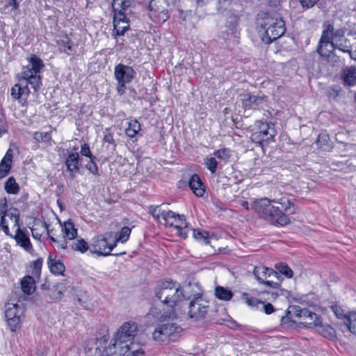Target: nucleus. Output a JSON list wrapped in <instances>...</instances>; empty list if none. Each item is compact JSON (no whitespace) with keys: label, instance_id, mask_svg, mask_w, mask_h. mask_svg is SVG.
Returning <instances> with one entry per match:
<instances>
[{"label":"nucleus","instance_id":"1","mask_svg":"<svg viewBox=\"0 0 356 356\" xmlns=\"http://www.w3.org/2000/svg\"><path fill=\"white\" fill-rule=\"evenodd\" d=\"M252 207L259 218L272 225L281 226L290 223L289 216L296 213L293 199L286 195L272 200L268 198L257 200Z\"/></svg>","mask_w":356,"mask_h":356},{"label":"nucleus","instance_id":"2","mask_svg":"<svg viewBox=\"0 0 356 356\" xmlns=\"http://www.w3.org/2000/svg\"><path fill=\"white\" fill-rule=\"evenodd\" d=\"M252 207L259 218L272 225L281 226L290 223L289 216L296 213L293 199L286 195L272 200L268 198L257 200Z\"/></svg>","mask_w":356,"mask_h":356},{"label":"nucleus","instance_id":"3","mask_svg":"<svg viewBox=\"0 0 356 356\" xmlns=\"http://www.w3.org/2000/svg\"><path fill=\"white\" fill-rule=\"evenodd\" d=\"M44 67L43 61L35 55H31L29 63L22 68L18 75L19 81L11 89V95L15 99L26 101L29 95V85L38 92L41 86L40 70Z\"/></svg>","mask_w":356,"mask_h":356},{"label":"nucleus","instance_id":"4","mask_svg":"<svg viewBox=\"0 0 356 356\" xmlns=\"http://www.w3.org/2000/svg\"><path fill=\"white\" fill-rule=\"evenodd\" d=\"M259 33L263 42L270 44L277 40L286 31L285 24L282 18L264 13L258 22Z\"/></svg>","mask_w":356,"mask_h":356},{"label":"nucleus","instance_id":"5","mask_svg":"<svg viewBox=\"0 0 356 356\" xmlns=\"http://www.w3.org/2000/svg\"><path fill=\"white\" fill-rule=\"evenodd\" d=\"M155 295L163 303L170 307L184 298L179 284L171 280L159 283L155 288Z\"/></svg>","mask_w":356,"mask_h":356},{"label":"nucleus","instance_id":"6","mask_svg":"<svg viewBox=\"0 0 356 356\" xmlns=\"http://www.w3.org/2000/svg\"><path fill=\"white\" fill-rule=\"evenodd\" d=\"M332 24L325 23L323 24V30L316 47V52L321 58L327 61L330 60L331 56H336L334 49H330L328 48L330 46L332 48Z\"/></svg>","mask_w":356,"mask_h":356},{"label":"nucleus","instance_id":"7","mask_svg":"<svg viewBox=\"0 0 356 356\" xmlns=\"http://www.w3.org/2000/svg\"><path fill=\"white\" fill-rule=\"evenodd\" d=\"M209 303L200 292L193 295L188 306V316L195 321L204 319L209 309Z\"/></svg>","mask_w":356,"mask_h":356},{"label":"nucleus","instance_id":"8","mask_svg":"<svg viewBox=\"0 0 356 356\" xmlns=\"http://www.w3.org/2000/svg\"><path fill=\"white\" fill-rule=\"evenodd\" d=\"M43 225L47 230L51 241L57 243L58 248L61 249H67L68 241L74 240L77 236V229L74 227V223L70 220L65 222L63 225L61 226L62 235L58 238H55L51 234L52 231L50 232L48 229V225L45 222H43Z\"/></svg>","mask_w":356,"mask_h":356},{"label":"nucleus","instance_id":"9","mask_svg":"<svg viewBox=\"0 0 356 356\" xmlns=\"http://www.w3.org/2000/svg\"><path fill=\"white\" fill-rule=\"evenodd\" d=\"M255 125L257 129L250 137L252 142L261 145L264 142L268 143L274 140L277 131L273 123L259 120Z\"/></svg>","mask_w":356,"mask_h":356},{"label":"nucleus","instance_id":"10","mask_svg":"<svg viewBox=\"0 0 356 356\" xmlns=\"http://www.w3.org/2000/svg\"><path fill=\"white\" fill-rule=\"evenodd\" d=\"M168 8L166 0H152L148 6L149 16L156 23H163L170 17Z\"/></svg>","mask_w":356,"mask_h":356},{"label":"nucleus","instance_id":"11","mask_svg":"<svg viewBox=\"0 0 356 356\" xmlns=\"http://www.w3.org/2000/svg\"><path fill=\"white\" fill-rule=\"evenodd\" d=\"M181 331L182 328L177 323L168 322L156 327L152 332V338L156 341L165 342Z\"/></svg>","mask_w":356,"mask_h":356},{"label":"nucleus","instance_id":"12","mask_svg":"<svg viewBox=\"0 0 356 356\" xmlns=\"http://www.w3.org/2000/svg\"><path fill=\"white\" fill-rule=\"evenodd\" d=\"M24 313L23 305L8 302L5 305V317L8 327L15 332L19 326L21 318Z\"/></svg>","mask_w":356,"mask_h":356},{"label":"nucleus","instance_id":"13","mask_svg":"<svg viewBox=\"0 0 356 356\" xmlns=\"http://www.w3.org/2000/svg\"><path fill=\"white\" fill-rule=\"evenodd\" d=\"M242 107L245 110H258L262 108L267 103L268 97L264 94L257 95L245 92L240 95Z\"/></svg>","mask_w":356,"mask_h":356},{"label":"nucleus","instance_id":"14","mask_svg":"<svg viewBox=\"0 0 356 356\" xmlns=\"http://www.w3.org/2000/svg\"><path fill=\"white\" fill-rule=\"evenodd\" d=\"M3 203H1V209H0V229H2L6 235H9L8 219L6 218L12 220L14 222V226L17 227L19 225V211L16 209L7 210L6 199L3 200Z\"/></svg>","mask_w":356,"mask_h":356},{"label":"nucleus","instance_id":"15","mask_svg":"<svg viewBox=\"0 0 356 356\" xmlns=\"http://www.w3.org/2000/svg\"><path fill=\"white\" fill-rule=\"evenodd\" d=\"M105 343L101 347H103L102 353L104 352L106 356H122L129 352V345L130 343L120 339L115 335H113L107 346H103Z\"/></svg>","mask_w":356,"mask_h":356},{"label":"nucleus","instance_id":"16","mask_svg":"<svg viewBox=\"0 0 356 356\" xmlns=\"http://www.w3.org/2000/svg\"><path fill=\"white\" fill-rule=\"evenodd\" d=\"M346 29H335L333 26L332 38V49L335 51L338 49L343 53H348L350 55L351 49V41L345 37Z\"/></svg>","mask_w":356,"mask_h":356},{"label":"nucleus","instance_id":"17","mask_svg":"<svg viewBox=\"0 0 356 356\" xmlns=\"http://www.w3.org/2000/svg\"><path fill=\"white\" fill-rule=\"evenodd\" d=\"M112 232H108L105 234L98 235L92 238L90 245V251L93 254H97L99 256H108L112 254L107 251L108 248V238L111 237Z\"/></svg>","mask_w":356,"mask_h":356},{"label":"nucleus","instance_id":"18","mask_svg":"<svg viewBox=\"0 0 356 356\" xmlns=\"http://www.w3.org/2000/svg\"><path fill=\"white\" fill-rule=\"evenodd\" d=\"M138 332V324L133 321L124 322L114 334L120 339H122L128 343H134L133 341Z\"/></svg>","mask_w":356,"mask_h":356},{"label":"nucleus","instance_id":"19","mask_svg":"<svg viewBox=\"0 0 356 356\" xmlns=\"http://www.w3.org/2000/svg\"><path fill=\"white\" fill-rule=\"evenodd\" d=\"M115 78L118 82L130 83L136 75V72L132 67L123 64L115 65L114 69Z\"/></svg>","mask_w":356,"mask_h":356},{"label":"nucleus","instance_id":"20","mask_svg":"<svg viewBox=\"0 0 356 356\" xmlns=\"http://www.w3.org/2000/svg\"><path fill=\"white\" fill-rule=\"evenodd\" d=\"M296 315L301 319V323L308 327H316L321 320V317L316 313L307 308L296 309Z\"/></svg>","mask_w":356,"mask_h":356},{"label":"nucleus","instance_id":"21","mask_svg":"<svg viewBox=\"0 0 356 356\" xmlns=\"http://www.w3.org/2000/svg\"><path fill=\"white\" fill-rule=\"evenodd\" d=\"M14 238L17 244L24 248L26 252H31L33 250L29 232L26 228L21 229L19 225H18Z\"/></svg>","mask_w":356,"mask_h":356},{"label":"nucleus","instance_id":"22","mask_svg":"<svg viewBox=\"0 0 356 356\" xmlns=\"http://www.w3.org/2000/svg\"><path fill=\"white\" fill-rule=\"evenodd\" d=\"M238 16L236 15H230L226 22L227 33L224 36L225 40L236 39L238 38Z\"/></svg>","mask_w":356,"mask_h":356},{"label":"nucleus","instance_id":"23","mask_svg":"<svg viewBox=\"0 0 356 356\" xmlns=\"http://www.w3.org/2000/svg\"><path fill=\"white\" fill-rule=\"evenodd\" d=\"M113 24L114 31H115L118 35H123L129 27L125 14H114Z\"/></svg>","mask_w":356,"mask_h":356},{"label":"nucleus","instance_id":"24","mask_svg":"<svg viewBox=\"0 0 356 356\" xmlns=\"http://www.w3.org/2000/svg\"><path fill=\"white\" fill-rule=\"evenodd\" d=\"M267 267L259 266H255L253 270L254 275L257 278V280L261 283L264 284L266 286H270L272 288H277V286H280V284L277 282H274L272 281H265L267 278Z\"/></svg>","mask_w":356,"mask_h":356},{"label":"nucleus","instance_id":"25","mask_svg":"<svg viewBox=\"0 0 356 356\" xmlns=\"http://www.w3.org/2000/svg\"><path fill=\"white\" fill-rule=\"evenodd\" d=\"M172 227H174L177 230V234L184 239L187 237L188 233L190 231L184 215L179 214L177 216L174 225Z\"/></svg>","mask_w":356,"mask_h":356},{"label":"nucleus","instance_id":"26","mask_svg":"<svg viewBox=\"0 0 356 356\" xmlns=\"http://www.w3.org/2000/svg\"><path fill=\"white\" fill-rule=\"evenodd\" d=\"M80 156L77 152L71 153L68 155L65 160V165L67 171L70 172L71 179L74 178V172L79 170V160Z\"/></svg>","mask_w":356,"mask_h":356},{"label":"nucleus","instance_id":"27","mask_svg":"<svg viewBox=\"0 0 356 356\" xmlns=\"http://www.w3.org/2000/svg\"><path fill=\"white\" fill-rule=\"evenodd\" d=\"M341 79L345 86H353L356 85V67L352 66L344 69Z\"/></svg>","mask_w":356,"mask_h":356},{"label":"nucleus","instance_id":"28","mask_svg":"<svg viewBox=\"0 0 356 356\" xmlns=\"http://www.w3.org/2000/svg\"><path fill=\"white\" fill-rule=\"evenodd\" d=\"M188 186L197 197L203 196L204 189L202 187V182L198 175L194 174L191 176L188 182Z\"/></svg>","mask_w":356,"mask_h":356},{"label":"nucleus","instance_id":"29","mask_svg":"<svg viewBox=\"0 0 356 356\" xmlns=\"http://www.w3.org/2000/svg\"><path fill=\"white\" fill-rule=\"evenodd\" d=\"M316 327V331L323 337L332 339L336 337V330L330 325L322 323L321 320Z\"/></svg>","mask_w":356,"mask_h":356},{"label":"nucleus","instance_id":"30","mask_svg":"<svg viewBox=\"0 0 356 356\" xmlns=\"http://www.w3.org/2000/svg\"><path fill=\"white\" fill-rule=\"evenodd\" d=\"M21 288L24 293L32 294L35 288L34 279L30 275L25 276L21 281Z\"/></svg>","mask_w":356,"mask_h":356},{"label":"nucleus","instance_id":"31","mask_svg":"<svg viewBox=\"0 0 356 356\" xmlns=\"http://www.w3.org/2000/svg\"><path fill=\"white\" fill-rule=\"evenodd\" d=\"M131 0H113L112 8L114 14H124V11L131 6Z\"/></svg>","mask_w":356,"mask_h":356},{"label":"nucleus","instance_id":"32","mask_svg":"<svg viewBox=\"0 0 356 356\" xmlns=\"http://www.w3.org/2000/svg\"><path fill=\"white\" fill-rule=\"evenodd\" d=\"M140 129V124L139 122L136 119H132L129 122V126L125 129V134L129 138H132L139 134Z\"/></svg>","mask_w":356,"mask_h":356},{"label":"nucleus","instance_id":"33","mask_svg":"<svg viewBox=\"0 0 356 356\" xmlns=\"http://www.w3.org/2000/svg\"><path fill=\"white\" fill-rule=\"evenodd\" d=\"M216 297L223 301H229L233 297V293L227 288L221 286H218L215 288Z\"/></svg>","mask_w":356,"mask_h":356},{"label":"nucleus","instance_id":"34","mask_svg":"<svg viewBox=\"0 0 356 356\" xmlns=\"http://www.w3.org/2000/svg\"><path fill=\"white\" fill-rule=\"evenodd\" d=\"M48 266L50 271L55 275H60L65 271V266L60 261H55L51 258L48 259Z\"/></svg>","mask_w":356,"mask_h":356},{"label":"nucleus","instance_id":"35","mask_svg":"<svg viewBox=\"0 0 356 356\" xmlns=\"http://www.w3.org/2000/svg\"><path fill=\"white\" fill-rule=\"evenodd\" d=\"M5 191L9 194H17L19 191L18 184L16 182L13 177H10L5 183Z\"/></svg>","mask_w":356,"mask_h":356},{"label":"nucleus","instance_id":"36","mask_svg":"<svg viewBox=\"0 0 356 356\" xmlns=\"http://www.w3.org/2000/svg\"><path fill=\"white\" fill-rule=\"evenodd\" d=\"M58 44L60 51L70 55L73 51L72 42L67 36L58 40Z\"/></svg>","mask_w":356,"mask_h":356},{"label":"nucleus","instance_id":"37","mask_svg":"<svg viewBox=\"0 0 356 356\" xmlns=\"http://www.w3.org/2000/svg\"><path fill=\"white\" fill-rule=\"evenodd\" d=\"M69 247L73 250L79 251L81 252H85L88 249L90 250L88 243L82 238L72 241V243L68 245V248Z\"/></svg>","mask_w":356,"mask_h":356},{"label":"nucleus","instance_id":"38","mask_svg":"<svg viewBox=\"0 0 356 356\" xmlns=\"http://www.w3.org/2000/svg\"><path fill=\"white\" fill-rule=\"evenodd\" d=\"M331 309L337 318L342 320L344 325H346L347 320L349 319L350 314L348 315V313L339 305H333L332 306Z\"/></svg>","mask_w":356,"mask_h":356},{"label":"nucleus","instance_id":"39","mask_svg":"<svg viewBox=\"0 0 356 356\" xmlns=\"http://www.w3.org/2000/svg\"><path fill=\"white\" fill-rule=\"evenodd\" d=\"M277 271L287 278H291L293 275V270L284 262H280L275 266Z\"/></svg>","mask_w":356,"mask_h":356},{"label":"nucleus","instance_id":"40","mask_svg":"<svg viewBox=\"0 0 356 356\" xmlns=\"http://www.w3.org/2000/svg\"><path fill=\"white\" fill-rule=\"evenodd\" d=\"M241 299L244 302L252 307H259L260 303H262V300H259L256 298L250 296L248 293H243L241 295Z\"/></svg>","mask_w":356,"mask_h":356},{"label":"nucleus","instance_id":"41","mask_svg":"<svg viewBox=\"0 0 356 356\" xmlns=\"http://www.w3.org/2000/svg\"><path fill=\"white\" fill-rule=\"evenodd\" d=\"M129 346V353L127 356H145V352L139 344L130 343Z\"/></svg>","mask_w":356,"mask_h":356},{"label":"nucleus","instance_id":"42","mask_svg":"<svg viewBox=\"0 0 356 356\" xmlns=\"http://www.w3.org/2000/svg\"><path fill=\"white\" fill-rule=\"evenodd\" d=\"M190 231L193 232V237L202 243L207 244L209 241L208 238V234L206 232H201L200 230L196 229H190Z\"/></svg>","mask_w":356,"mask_h":356},{"label":"nucleus","instance_id":"43","mask_svg":"<svg viewBox=\"0 0 356 356\" xmlns=\"http://www.w3.org/2000/svg\"><path fill=\"white\" fill-rule=\"evenodd\" d=\"M225 314V317L223 318H219L217 320V323L220 325H226L227 327L233 329L238 326V323L233 320L230 316H229L227 314Z\"/></svg>","mask_w":356,"mask_h":356},{"label":"nucleus","instance_id":"44","mask_svg":"<svg viewBox=\"0 0 356 356\" xmlns=\"http://www.w3.org/2000/svg\"><path fill=\"white\" fill-rule=\"evenodd\" d=\"M178 215V213H175L172 211H165L163 214V219L166 225H168L169 226L172 227L174 225V222L175 221L177 216Z\"/></svg>","mask_w":356,"mask_h":356},{"label":"nucleus","instance_id":"45","mask_svg":"<svg viewBox=\"0 0 356 356\" xmlns=\"http://www.w3.org/2000/svg\"><path fill=\"white\" fill-rule=\"evenodd\" d=\"M149 211L152 216L159 220L161 217L163 218L165 210H162L161 206L151 205L149 207Z\"/></svg>","mask_w":356,"mask_h":356},{"label":"nucleus","instance_id":"46","mask_svg":"<svg viewBox=\"0 0 356 356\" xmlns=\"http://www.w3.org/2000/svg\"><path fill=\"white\" fill-rule=\"evenodd\" d=\"M131 231V230L129 227H123L118 234L117 241H120L122 243L126 242L129 237Z\"/></svg>","mask_w":356,"mask_h":356},{"label":"nucleus","instance_id":"47","mask_svg":"<svg viewBox=\"0 0 356 356\" xmlns=\"http://www.w3.org/2000/svg\"><path fill=\"white\" fill-rule=\"evenodd\" d=\"M350 332L356 334V312L351 313L346 325Z\"/></svg>","mask_w":356,"mask_h":356},{"label":"nucleus","instance_id":"48","mask_svg":"<svg viewBox=\"0 0 356 356\" xmlns=\"http://www.w3.org/2000/svg\"><path fill=\"white\" fill-rule=\"evenodd\" d=\"M104 142L108 143L109 144L113 145L114 147L116 146L115 143V140L113 138V131H112V129L111 127L105 129L104 131Z\"/></svg>","mask_w":356,"mask_h":356},{"label":"nucleus","instance_id":"49","mask_svg":"<svg viewBox=\"0 0 356 356\" xmlns=\"http://www.w3.org/2000/svg\"><path fill=\"white\" fill-rule=\"evenodd\" d=\"M205 165L207 169L211 172L215 173L217 169L218 161L214 157H207L205 159Z\"/></svg>","mask_w":356,"mask_h":356},{"label":"nucleus","instance_id":"50","mask_svg":"<svg viewBox=\"0 0 356 356\" xmlns=\"http://www.w3.org/2000/svg\"><path fill=\"white\" fill-rule=\"evenodd\" d=\"M34 139L38 142H49L51 140V135L49 132H35Z\"/></svg>","mask_w":356,"mask_h":356},{"label":"nucleus","instance_id":"51","mask_svg":"<svg viewBox=\"0 0 356 356\" xmlns=\"http://www.w3.org/2000/svg\"><path fill=\"white\" fill-rule=\"evenodd\" d=\"M329 140V136L326 134L321 133L318 135L316 143L319 147L323 148L325 146L327 145Z\"/></svg>","mask_w":356,"mask_h":356},{"label":"nucleus","instance_id":"52","mask_svg":"<svg viewBox=\"0 0 356 356\" xmlns=\"http://www.w3.org/2000/svg\"><path fill=\"white\" fill-rule=\"evenodd\" d=\"M77 301L79 302V305L85 308H86L88 305V296L86 294L85 291H80L79 294L76 295Z\"/></svg>","mask_w":356,"mask_h":356},{"label":"nucleus","instance_id":"53","mask_svg":"<svg viewBox=\"0 0 356 356\" xmlns=\"http://www.w3.org/2000/svg\"><path fill=\"white\" fill-rule=\"evenodd\" d=\"M278 286L277 288H273L275 291H267L266 293L268 295H270V297H268L267 298L268 300H275L280 295H284V293H289V292L286 290H282L278 289Z\"/></svg>","mask_w":356,"mask_h":356},{"label":"nucleus","instance_id":"54","mask_svg":"<svg viewBox=\"0 0 356 356\" xmlns=\"http://www.w3.org/2000/svg\"><path fill=\"white\" fill-rule=\"evenodd\" d=\"M11 168V164L6 163L5 161H2L0 163V179L5 177Z\"/></svg>","mask_w":356,"mask_h":356},{"label":"nucleus","instance_id":"55","mask_svg":"<svg viewBox=\"0 0 356 356\" xmlns=\"http://www.w3.org/2000/svg\"><path fill=\"white\" fill-rule=\"evenodd\" d=\"M213 155L218 159L224 161L227 160L230 157L229 151L226 148L220 149L216 151L213 153Z\"/></svg>","mask_w":356,"mask_h":356},{"label":"nucleus","instance_id":"56","mask_svg":"<svg viewBox=\"0 0 356 356\" xmlns=\"http://www.w3.org/2000/svg\"><path fill=\"white\" fill-rule=\"evenodd\" d=\"M42 266V259L41 258H38L33 262V271L32 273L34 275L39 276L41 272V268Z\"/></svg>","mask_w":356,"mask_h":356},{"label":"nucleus","instance_id":"57","mask_svg":"<svg viewBox=\"0 0 356 356\" xmlns=\"http://www.w3.org/2000/svg\"><path fill=\"white\" fill-rule=\"evenodd\" d=\"M94 158L90 159V161L87 163L86 168L93 175H99L98 167L95 163Z\"/></svg>","mask_w":356,"mask_h":356},{"label":"nucleus","instance_id":"58","mask_svg":"<svg viewBox=\"0 0 356 356\" xmlns=\"http://www.w3.org/2000/svg\"><path fill=\"white\" fill-rule=\"evenodd\" d=\"M260 305L261 306V309L266 314H270L273 312H275L274 307L272 304L269 302H265L264 301H262V303H260Z\"/></svg>","mask_w":356,"mask_h":356},{"label":"nucleus","instance_id":"59","mask_svg":"<svg viewBox=\"0 0 356 356\" xmlns=\"http://www.w3.org/2000/svg\"><path fill=\"white\" fill-rule=\"evenodd\" d=\"M81 154L85 156L89 157L90 159H96L95 156L92 155L90 150V147L87 144H84L83 145L81 146Z\"/></svg>","mask_w":356,"mask_h":356},{"label":"nucleus","instance_id":"60","mask_svg":"<svg viewBox=\"0 0 356 356\" xmlns=\"http://www.w3.org/2000/svg\"><path fill=\"white\" fill-rule=\"evenodd\" d=\"M303 8H310L313 7L316 3H314L312 0H299Z\"/></svg>","mask_w":356,"mask_h":356},{"label":"nucleus","instance_id":"61","mask_svg":"<svg viewBox=\"0 0 356 356\" xmlns=\"http://www.w3.org/2000/svg\"><path fill=\"white\" fill-rule=\"evenodd\" d=\"M355 42L354 43L351 44V49L350 51V56L352 59H354L356 60V33H355Z\"/></svg>","mask_w":356,"mask_h":356},{"label":"nucleus","instance_id":"62","mask_svg":"<svg viewBox=\"0 0 356 356\" xmlns=\"http://www.w3.org/2000/svg\"><path fill=\"white\" fill-rule=\"evenodd\" d=\"M12 159H13L12 149H9L6 152V155L3 158L2 161H5L6 163L11 164Z\"/></svg>","mask_w":356,"mask_h":356},{"label":"nucleus","instance_id":"63","mask_svg":"<svg viewBox=\"0 0 356 356\" xmlns=\"http://www.w3.org/2000/svg\"><path fill=\"white\" fill-rule=\"evenodd\" d=\"M118 85L117 86V92L119 95H122L125 92V82H118Z\"/></svg>","mask_w":356,"mask_h":356},{"label":"nucleus","instance_id":"64","mask_svg":"<svg viewBox=\"0 0 356 356\" xmlns=\"http://www.w3.org/2000/svg\"><path fill=\"white\" fill-rule=\"evenodd\" d=\"M7 1L10 6H13V9H18L19 6L17 0H7Z\"/></svg>","mask_w":356,"mask_h":356}]
</instances>
